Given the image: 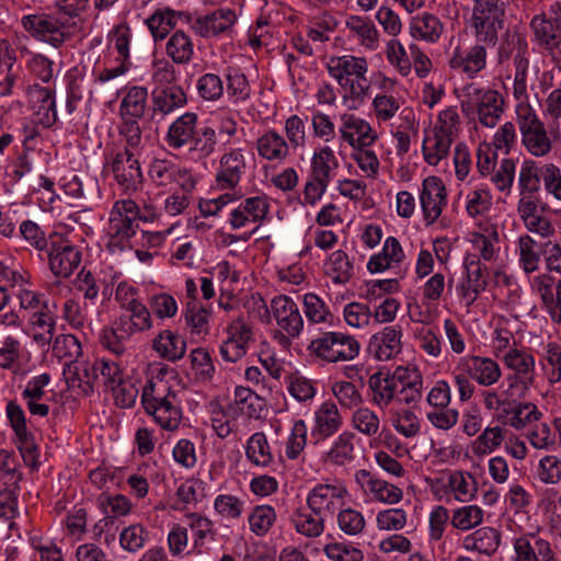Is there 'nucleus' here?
I'll return each instance as SVG.
<instances>
[{"mask_svg":"<svg viewBox=\"0 0 561 561\" xmlns=\"http://www.w3.org/2000/svg\"><path fill=\"white\" fill-rule=\"evenodd\" d=\"M271 308L279 329L293 337H298L304 329L298 305L290 297L279 295L272 299Z\"/></svg>","mask_w":561,"mask_h":561,"instance_id":"17","label":"nucleus"},{"mask_svg":"<svg viewBox=\"0 0 561 561\" xmlns=\"http://www.w3.org/2000/svg\"><path fill=\"white\" fill-rule=\"evenodd\" d=\"M543 248L545 244L537 242L529 234H523L518 238V263L526 274H530L539 270Z\"/></svg>","mask_w":561,"mask_h":561,"instance_id":"35","label":"nucleus"},{"mask_svg":"<svg viewBox=\"0 0 561 561\" xmlns=\"http://www.w3.org/2000/svg\"><path fill=\"white\" fill-rule=\"evenodd\" d=\"M308 350L317 357L337 363L354 359L360 350L358 341L342 332H325L311 341Z\"/></svg>","mask_w":561,"mask_h":561,"instance_id":"6","label":"nucleus"},{"mask_svg":"<svg viewBox=\"0 0 561 561\" xmlns=\"http://www.w3.org/2000/svg\"><path fill=\"white\" fill-rule=\"evenodd\" d=\"M186 103V93L180 85L154 87L151 92V110L153 115L164 117L184 107Z\"/></svg>","mask_w":561,"mask_h":561,"instance_id":"26","label":"nucleus"},{"mask_svg":"<svg viewBox=\"0 0 561 561\" xmlns=\"http://www.w3.org/2000/svg\"><path fill=\"white\" fill-rule=\"evenodd\" d=\"M354 435L350 432H343L333 443L330 450L324 456V461L344 466L354 459Z\"/></svg>","mask_w":561,"mask_h":561,"instance_id":"51","label":"nucleus"},{"mask_svg":"<svg viewBox=\"0 0 561 561\" xmlns=\"http://www.w3.org/2000/svg\"><path fill=\"white\" fill-rule=\"evenodd\" d=\"M237 20L230 9H219L210 14L198 16L193 23V31L202 37H213L231 31Z\"/></svg>","mask_w":561,"mask_h":561,"instance_id":"25","label":"nucleus"},{"mask_svg":"<svg viewBox=\"0 0 561 561\" xmlns=\"http://www.w3.org/2000/svg\"><path fill=\"white\" fill-rule=\"evenodd\" d=\"M98 507L103 512L105 517L113 523L115 518L126 516L131 510L130 501L122 494L102 493L99 495Z\"/></svg>","mask_w":561,"mask_h":561,"instance_id":"53","label":"nucleus"},{"mask_svg":"<svg viewBox=\"0 0 561 561\" xmlns=\"http://www.w3.org/2000/svg\"><path fill=\"white\" fill-rule=\"evenodd\" d=\"M339 134L341 142L347 144L352 149L371 147L378 139L370 123L353 113L340 115Z\"/></svg>","mask_w":561,"mask_h":561,"instance_id":"9","label":"nucleus"},{"mask_svg":"<svg viewBox=\"0 0 561 561\" xmlns=\"http://www.w3.org/2000/svg\"><path fill=\"white\" fill-rule=\"evenodd\" d=\"M339 168V159L330 146H322L313 151L309 180L304 190V199L307 204L314 205L323 196Z\"/></svg>","mask_w":561,"mask_h":561,"instance_id":"5","label":"nucleus"},{"mask_svg":"<svg viewBox=\"0 0 561 561\" xmlns=\"http://www.w3.org/2000/svg\"><path fill=\"white\" fill-rule=\"evenodd\" d=\"M167 55L178 65L188 64L194 54V44L183 31L174 32L165 45Z\"/></svg>","mask_w":561,"mask_h":561,"instance_id":"47","label":"nucleus"},{"mask_svg":"<svg viewBox=\"0 0 561 561\" xmlns=\"http://www.w3.org/2000/svg\"><path fill=\"white\" fill-rule=\"evenodd\" d=\"M499 241V232L495 228H492L488 233H472L470 242L472 249L477 252L473 255H476L479 261H495L499 257L500 248L496 247Z\"/></svg>","mask_w":561,"mask_h":561,"instance_id":"46","label":"nucleus"},{"mask_svg":"<svg viewBox=\"0 0 561 561\" xmlns=\"http://www.w3.org/2000/svg\"><path fill=\"white\" fill-rule=\"evenodd\" d=\"M500 539L501 536L496 528H478L463 539V547L490 556L497 550Z\"/></svg>","mask_w":561,"mask_h":561,"instance_id":"44","label":"nucleus"},{"mask_svg":"<svg viewBox=\"0 0 561 561\" xmlns=\"http://www.w3.org/2000/svg\"><path fill=\"white\" fill-rule=\"evenodd\" d=\"M256 150L261 158L272 162H283L290 153L286 139L274 129L265 131L257 138Z\"/></svg>","mask_w":561,"mask_h":561,"instance_id":"30","label":"nucleus"},{"mask_svg":"<svg viewBox=\"0 0 561 561\" xmlns=\"http://www.w3.org/2000/svg\"><path fill=\"white\" fill-rule=\"evenodd\" d=\"M420 202L424 220L427 225L434 224L439 218L443 208L447 204L446 187L442 179L437 176H427L424 179Z\"/></svg>","mask_w":561,"mask_h":561,"instance_id":"15","label":"nucleus"},{"mask_svg":"<svg viewBox=\"0 0 561 561\" xmlns=\"http://www.w3.org/2000/svg\"><path fill=\"white\" fill-rule=\"evenodd\" d=\"M401 379L396 401L408 405L420 402L423 390V378L420 371L403 367Z\"/></svg>","mask_w":561,"mask_h":561,"instance_id":"38","label":"nucleus"},{"mask_svg":"<svg viewBox=\"0 0 561 561\" xmlns=\"http://www.w3.org/2000/svg\"><path fill=\"white\" fill-rule=\"evenodd\" d=\"M352 424L359 433L371 437L377 435L379 432L380 419L373 410L368 408H358L353 413Z\"/></svg>","mask_w":561,"mask_h":561,"instance_id":"62","label":"nucleus"},{"mask_svg":"<svg viewBox=\"0 0 561 561\" xmlns=\"http://www.w3.org/2000/svg\"><path fill=\"white\" fill-rule=\"evenodd\" d=\"M304 312L309 324L333 323V314L327 304L316 294L308 293L304 296Z\"/></svg>","mask_w":561,"mask_h":561,"instance_id":"50","label":"nucleus"},{"mask_svg":"<svg viewBox=\"0 0 561 561\" xmlns=\"http://www.w3.org/2000/svg\"><path fill=\"white\" fill-rule=\"evenodd\" d=\"M465 267L467 270L466 282L460 285L458 290L467 300V305H472L478 295L486 288L489 270L476 255L466 256Z\"/></svg>","mask_w":561,"mask_h":561,"instance_id":"22","label":"nucleus"},{"mask_svg":"<svg viewBox=\"0 0 561 561\" xmlns=\"http://www.w3.org/2000/svg\"><path fill=\"white\" fill-rule=\"evenodd\" d=\"M456 370L468 373L471 379L483 387L495 385L502 377V369L495 359L479 355L461 357Z\"/></svg>","mask_w":561,"mask_h":561,"instance_id":"14","label":"nucleus"},{"mask_svg":"<svg viewBox=\"0 0 561 561\" xmlns=\"http://www.w3.org/2000/svg\"><path fill=\"white\" fill-rule=\"evenodd\" d=\"M325 556L332 561H362L363 551L347 541H336L324 546Z\"/></svg>","mask_w":561,"mask_h":561,"instance_id":"61","label":"nucleus"},{"mask_svg":"<svg viewBox=\"0 0 561 561\" xmlns=\"http://www.w3.org/2000/svg\"><path fill=\"white\" fill-rule=\"evenodd\" d=\"M307 424L304 420L294 422L290 434L285 446L286 457L290 460L297 459L307 445Z\"/></svg>","mask_w":561,"mask_h":561,"instance_id":"59","label":"nucleus"},{"mask_svg":"<svg viewBox=\"0 0 561 561\" xmlns=\"http://www.w3.org/2000/svg\"><path fill=\"white\" fill-rule=\"evenodd\" d=\"M543 164L531 159L525 160L519 169L517 186L519 195H536L540 191V182H543Z\"/></svg>","mask_w":561,"mask_h":561,"instance_id":"43","label":"nucleus"},{"mask_svg":"<svg viewBox=\"0 0 561 561\" xmlns=\"http://www.w3.org/2000/svg\"><path fill=\"white\" fill-rule=\"evenodd\" d=\"M210 312L202 305L188 304L185 311L186 325L192 334L206 335L209 331Z\"/></svg>","mask_w":561,"mask_h":561,"instance_id":"58","label":"nucleus"},{"mask_svg":"<svg viewBox=\"0 0 561 561\" xmlns=\"http://www.w3.org/2000/svg\"><path fill=\"white\" fill-rule=\"evenodd\" d=\"M345 25L362 46L371 50L378 47L379 35L371 20L364 16L350 15L345 21Z\"/></svg>","mask_w":561,"mask_h":561,"instance_id":"39","label":"nucleus"},{"mask_svg":"<svg viewBox=\"0 0 561 561\" xmlns=\"http://www.w3.org/2000/svg\"><path fill=\"white\" fill-rule=\"evenodd\" d=\"M402 374L403 366H399L393 373L377 371L369 377L368 387L371 391L374 404L380 409H386L396 401Z\"/></svg>","mask_w":561,"mask_h":561,"instance_id":"13","label":"nucleus"},{"mask_svg":"<svg viewBox=\"0 0 561 561\" xmlns=\"http://www.w3.org/2000/svg\"><path fill=\"white\" fill-rule=\"evenodd\" d=\"M486 48L477 43L469 49H462L458 44L449 58V67L459 70L469 78H474L480 71L486 67Z\"/></svg>","mask_w":561,"mask_h":561,"instance_id":"19","label":"nucleus"},{"mask_svg":"<svg viewBox=\"0 0 561 561\" xmlns=\"http://www.w3.org/2000/svg\"><path fill=\"white\" fill-rule=\"evenodd\" d=\"M24 30L34 38L59 47L65 42V33L59 20L45 13L28 14L22 18Z\"/></svg>","mask_w":561,"mask_h":561,"instance_id":"12","label":"nucleus"},{"mask_svg":"<svg viewBox=\"0 0 561 561\" xmlns=\"http://www.w3.org/2000/svg\"><path fill=\"white\" fill-rule=\"evenodd\" d=\"M245 456L251 463L259 467H268L273 462L274 457L263 432L250 436L245 445Z\"/></svg>","mask_w":561,"mask_h":561,"instance_id":"45","label":"nucleus"},{"mask_svg":"<svg viewBox=\"0 0 561 561\" xmlns=\"http://www.w3.org/2000/svg\"><path fill=\"white\" fill-rule=\"evenodd\" d=\"M520 135L523 146L534 157H545L552 149V141L542 122L533 127L523 129Z\"/></svg>","mask_w":561,"mask_h":561,"instance_id":"36","label":"nucleus"},{"mask_svg":"<svg viewBox=\"0 0 561 561\" xmlns=\"http://www.w3.org/2000/svg\"><path fill=\"white\" fill-rule=\"evenodd\" d=\"M337 499L336 488L329 484H319L312 489L308 496V506L311 510L307 523L313 526H324L332 516L331 506Z\"/></svg>","mask_w":561,"mask_h":561,"instance_id":"21","label":"nucleus"},{"mask_svg":"<svg viewBox=\"0 0 561 561\" xmlns=\"http://www.w3.org/2000/svg\"><path fill=\"white\" fill-rule=\"evenodd\" d=\"M442 32V22L431 13L416 15L410 22V33L416 39L435 43L440 37Z\"/></svg>","mask_w":561,"mask_h":561,"instance_id":"41","label":"nucleus"},{"mask_svg":"<svg viewBox=\"0 0 561 561\" xmlns=\"http://www.w3.org/2000/svg\"><path fill=\"white\" fill-rule=\"evenodd\" d=\"M537 478L545 484H557L561 481V459L554 455H547L539 460Z\"/></svg>","mask_w":561,"mask_h":561,"instance_id":"64","label":"nucleus"},{"mask_svg":"<svg viewBox=\"0 0 561 561\" xmlns=\"http://www.w3.org/2000/svg\"><path fill=\"white\" fill-rule=\"evenodd\" d=\"M551 19L547 14H539L533 18L530 26L536 38L546 48L553 49L561 43V32H559Z\"/></svg>","mask_w":561,"mask_h":561,"instance_id":"49","label":"nucleus"},{"mask_svg":"<svg viewBox=\"0 0 561 561\" xmlns=\"http://www.w3.org/2000/svg\"><path fill=\"white\" fill-rule=\"evenodd\" d=\"M124 192H136L142 183V172L136 152L121 150L104 167Z\"/></svg>","mask_w":561,"mask_h":561,"instance_id":"8","label":"nucleus"},{"mask_svg":"<svg viewBox=\"0 0 561 561\" xmlns=\"http://www.w3.org/2000/svg\"><path fill=\"white\" fill-rule=\"evenodd\" d=\"M141 402L146 412L164 430L174 431L182 420L180 400L175 390L163 380H150L142 389Z\"/></svg>","mask_w":561,"mask_h":561,"instance_id":"2","label":"nucleus"},{"mask_svg":"<svg viewBox=\"0 0 561 561\" xmlns=\"http://www.w3.org/2000/svg\"><path fill=\"white\" fill-rule=\"evenodd\" d=\"M327 68L329 75L341 87L344 101L352 102L350 107L355 108L365 101L370 88L366 77L368 64L365 58L352 55L331 57Z\"/></svg>","mask_w":561,"mask_h":561,"instance_id":"1","label":"nucleus"},{"mask_svg":"<svg viewBox=\"0 0 561 561\" xmlns=\"http://www.w3.org/2000/svg\"><path fill=\"white\" fill-rule=\"evenodd\" d=\"M31 102L38 124L49 127L56 123V102L50 89L35 88L31 92Z\"/></svg>","mask_w":561,"mask_h":561,"instance_id":"33","label":"nucleus"},{"mask_svg":"<svg viewBox=\"0 0 561 561\" xmlns=\"http://www.w3.org/2000/svg\"><path fill=\"white\" fill-rule=\"evenodd\" d=\"M355 481L366 494L379 502L394 504L400 502L403 496L400 488L366 469H360L355 473Z\"/></svg>","mask_w":561,"mask_h":561,"instance_id":"18","label":"nucleus"},{"mask_svg":"<svg viewBox=\"0 0 561 561\" xmlns=\"http://www.w3.org/2000/svg\"><path fill=\"white\" fill-rule=\"evenodd\" d=\"M342 426V416L332 401L323 402L314 412V426L312 437L325 439L334 435Z\"/></svg>","mask_w":561,"mask_h":561,"instance_id":"29","label":"nucleus"},{"mask_svg":"<svg viewBox=\"0 0 561 561\" xmlns=\"http://www.w3.org/2000/svg\"><path fill=\"white\" fill-rule=\"evenodd\" d=\"M121 122L117 127L118 135L124 141V150L129 152H138L142 144V130L138 118L119 117Z\"/></svg>","mask_w":561,"mask_h":561,"instance_id":"54","label":"nucleus"},{"mask_svg":"<svg viewBox=\"0 0 561 561\" xmlns=\"http://www.w3.org/2000/svg\"><path fill=\"white\" fill-rule=\"evenodd\" d=\"M268 209L270 204L265 196L245 198L231 211L229 224L232 229L243 228L249 222L257 224L250 233L241 237L242 240L247 241L259 229L260 224L266 218ZM232 238L233 240H240L238 237Z\"/></svg>","mask_w":561,"mask_h":561,"instance_id":"11","label":"nucleus"},{"mask_svg":"<svg viewBox=\"0 0 561 561\" xmlns=\"http://www.w3.org/2000/svg\"><path fill=\"white\" fill-rule=\"evenodd\" d=\"M115 322L123 337H130L135 333L145 332L152 328L149 309L140 300L124 308Z\"/></svg>","mask_w":561,"mask_h":561,"instance_id":"23","label":"nucleus"},{"mask_svg":"<svg viewBox=\"0 0 561 561\" xmlns=\"http://www.w3.org/2000/svg\"><path fill=\"white\" fill-rule=\"evenodd\" d=\"M227 337L219 346V354L226 363H237L248 352L252 329L242 318L234 319L227 327Z\"/></svg>","mask_w":561,"mask_h":561,"instance_id":"10","label":"nucleus"},{"mask_svg":"<svg viewBox=\"0 0 561 561\" xmlns=\"http://www.w3.org/2000/svg\"><path fill=\"white\" fill-rule=\"evenodd\" d=\"M81 252L69 243H53L48 250V263L53 274L66 278L79 266Z\"/></svg>","mask_w":561,"mask_h":561,"instance_id":"24","label":"nucleus"},{"mask_svg":"<svg viewBox=\"0 0 561 561\" xmlns=\"http://www.w3.org/2000/svg\"><path fill=\"white\" fill-rule=\"evenodd\" d=\"M26 516L25 510L21 513L18 508V495H13L12 492H0V523H9V526L27 524Z\"/></svg>","mask_w":561,"mask_h":561,"instance_id":"55","label":"nucleus"},{"mask_svg":"<svg viewBox=\"0 0 561 561\" xmlns=\"http://www.w3.org/2000/svg\"><path fill=\"white\" fill-rule=\"evenodd\" d=\"M401 337L399 327H386L371 336L368 350L378 360H389L401 352Z\"/></svg>","mask_w":561,"mask_h":561,"instance_id":"27","label":"nucleus"},{"mask_svg":"<svg viewBox=\"0 0 561 561\" xmlns=\"http://www.w3.org/2000/svg\"><path fill=\"white\" fill-rule=\"evenodd\" d=\"M448 486L460 502L471 501L478 492L476 478L463 471L451 472L448 477Z\"/></svg>","mask_w":561,"mask_h":561,"instance_id":"52","label":"nucleus"},{"mask_svg":"<svg viewBox=\"0 0 561 561\" xmlns=\"http://www.w3.org/2000/svg\"><path fill=\"white\" fill-rule=\"evenodd\" d=\"M30 333L38 346L49 345L55 334L56 321L47 305L28 318Z\"/></svg>","mask_w":561,"mask_h":561,"instance_id":"32","label":"nucleus"},{"mask_svg":"<svg viewBox=\"0 0 561 561\" xmlns=\"http://www.w3.org/2000/svg\"><path fill=\"white\" fill-rule=\"evenodd\" d=\"M178 164L168 159H153L149 165L148 175L157 186L173 184Z\"/></svg>","mask_w":561,"mask_h":561,"instance_id":"57","label":"nucleus"},{"mask_svg":"<svg viewBox=\"0 0 561 561\" xmlns=\"http://www.w3.org/2000/svg\"><path fill=\"white\" fill-rule=\"evenodd\" d=\"M404 259L405 254L399 240L394 237H388L383 242L381 252L369 259L367 268L370 273H380L392 267V265H399Z\"/></svg>","mask_w":561,"mask_h":561,"instance_id":"31","label":"nucleus"},{"mask_svg":"<svg viewBox=\"0 0 561 561\" xmlns=\"http://www.w3.org/2000/svg\"><path fill=\"white\" fill-rule=\"evenodd\" d=\"M459 98L465 115L477 113L479 122L489 128L499 123L503 114L504 100L497 91L470 82L462 87Z\"/></svg>","mask_w":561,"mask_h":561,"instance_id":"3","label":"nucleus"},{"mask_svg":"<svg viewBox=\"0 0 561 561\" xmlns=\"http://www.w3.org/2000/svg\"><path fill=\"white\" fill-rule=\"evenodd\" d=\"M152 348L160 357L170 362H176L184 356L186 342L176 332L163 330L153 339Z\"/></svg>","mask_w":561,"mask_h":561,"instance_id":"34","label":"nucleus"},{"mask_svg":"<svg viewBox=\"0 0 561 561\" xmlns=\"http://www.w3.org/2000/svg\"><path fill=\"white\" fill-rule=\"evenodd\" d=\"M147 101V88L139 85L129 88L121 101L118 111L119 117L140 119L146 113Z\"/></svg>","mask_w":561,"mask_h":561,"instance_id":"40","label":"nucleus"},{"mask_svg":"<svg viewBox=\"0 0 561 561\" xmlns=\"http://www.w3.org/2000/svg\"><path fill=\"white\" fill-rule=\"evenodd\" d=\"M197 122V114L193 112H186L173 121L165 136L168 146L175 150L186 148L199 130Z\"/></svg>","mask_w":561,"mask_h":561,"instance_id":"28","label":"nucleus"},{"mask_svg":"<svg viewBox=\"0 0 561 561\" xmlns=\"http://www.w3.org/2000/svg\"><path fill=\"white\" fill-rule=\"evenodd\" d=\"M139 207L131 199L117 201L111 213L107 228V248L112 253L133 248L131 239L139 227Z\"/></svg>","mask_w":561,"mask_h":561,"instance_id":"4","label":"nucleus"},{"mask_svg":"<svg viewBox=\"0 0 561 561\" xmlns=\"http://www.w3.org/2000/svg\"><path fill=\"white\" fill-rule=\"evenodd\" d=\"M327 273L334 283L344 284L350 280L353 274V264L344 251L337 250L330 255Z\"/></svg>","mask_w":561,"mask_h":561,"instance_id":"56","label":"nucleus"},{"mask_svg":"<svg viewBox=\"0 0 561 561\" xmlns=\"http://www.w3.org/2000/svg\"><path fill=\"white\" fill-rule=\"evenodd\" d=\"M504 440L501 426L486 427L477 438L473 451L476 455H488L497 449Z\"/></svg>","mask_w":561,"mask_h":561,"instance_id":"63","label":"nucleus"},{"mask_svg":"<svg viewBox=\"0 0 561 561\" xmlns=\"http://www.w3.org/2000/svg\"><path fill=\"white\" fill-rule=\"evenodd\" d=\"M83 371L89 390H93L96 383L103 385L110 390L124 378V371L119 363L105 357L98 358L91 365H87Z\"/></svg>","mask_w":561,"mask_h":561,"instance_id":"20","label":"nucleus"},{"mask_svg":"<svg viewBox=\"0 0 561 561\" xmlns=\"http://www.w3.org/2000/svg\"><path fill=\"white\" fill-rule=\"evenodd\" d=\"M454 141V139L444 137V135L433 130V136H427L423 140L422 150L425 161L431 165H437L439 161L448 156Z\"/></svg>","mask_w":561,"mask_h":561,"instance_id":"48","label":"nucleus"},{"mask_svg":"<svg viewBox=\"0 0 561 561\" xmlns=\"http://www.w3.org/2000/svg\"><path fill=\"white\" fill-rule=\"evenodd\" d=\"M176 16H181V13L165 10L153 13L147 20V25L154 41L163 39L171 32V30L175 26Z\"/></svg>","mask_w":561,"mask_h":561,"instance_id":"60","label":"nucleus"},{"mask_svg":"<svg viewBox=\"0 0 561 561\" xmlns=\"http://www.w3.org/2000/svg\"><path fill=\"white\" fill-rule=\"evenodd\" d=\"M247 161L242 149H230L226 151L220 160L216 173V185L218 188H236L242 175L245 173Z\"/></svg>","mask_w":561,"mask_h":561,"instance_id":"16","label":"nucleus"},{"mask_svg":"<svg viewBox=\"0 0 561 561\" xmlns=\"http://www.w3.org/2000/svg\"><path fill=\"white\" fill-rule=\"evenodd\" d=\"M527 51L528 44L525 37L517 31H507L499 46L497 60L503 64L512 58L514 64H517L519 59L522 61L528 59Z\"/></svg>","mask_w":561,"mask_h":561,"instance_id":"37","label":"nucleus"},{"mask_svg":"<svg viewBox=\"0 0 561 561\" xmlns=\"http://www.w3.org/2000/svg\"><path fill=\"white\" fill-rule=\"evenodd\" d=\"M505 367L512 371L507 376L510 388H519L528 391L536 383V358L526 347L514 346L501 359Z\"/></svg>","mask_w":561,"mask_h":561,"instance_id":"7","label":"nucleus"},{"mask_svg":"<svg viewBox=\"0 0 561 561\" xmlns=\"http://www.w3.org/2000/svg\"><path fill=\"white\" fill-rule=\"evenodd\" d=\"M503 18L472 12V26L478 43L495 45L497 33L503 27Z\"/></svg>","mask_w":561,"mask_h":561,"instance_id":"42","label":"nucleus"}]
</instances>
